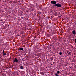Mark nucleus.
I'll return each mask as SVG.
<instances>
[{
    "instance_id": "obj_1",
    "label": "nucleus",
    "mask_w": 76,
    "mask_h": 76,
    "mask_svg": "<svg viewBox=\"0 0 76 76\" xmlns=\"http://www.w3.org/2000/svg\"><path fill=\"white\" fill-rule=\"evenodd\" d=\"M53 12H54V13H53L56 16L58 15V14H57V10H53Z\"/></svg>"
},
{
    "instance_id": "obj_2",
    "label": "nucleus",
    "mask_w": 76,
    "mask_h": 76,
    "mask_svg": "<svg viewBox=\"0 0 76 76\" xmlns=\"http://www.w3.org/2000/svg\"><path fill=\"white\" fill-rule=\"evenodd\" d=\"M55 6L57 7H61V5L58 3L55 4Z\"/></svg>"
},
{
    "instance_id": "obj_3",
    "label": "nucleus",
    "mask_w": 76,
    "mask_h": 76,
    "mask_svg": "<svg viewBox=\"0 0 76 76\" xmlns=\"http://www.w3.org/2000/svg\"><path fill=\"white\" fill-rule=\"evenodd\" d=\"M14 63H15V62H16V63L18 62V60L16 58H15V59L14 60Z\"/></svg>"
},
{
    "instance_id": "obj_4",
    "label": "nucleus",
    "mask_w": 76,
    "mask_h": 76,
    "mask_svg": "<svg viewBox=\"0 0 76 76\" xmlns=\"http://www.w3.org/2000/svg\"><path fill=\"white\" fill-rule=\"evenodd\" d=\"M51 3H52V4H56V2L55 1H51Z\"/></svg>"
},
{
    "instance_id": "obj_5",
    "label": "nucleus",
    "mask_w": 76,
    "mask_h": 76,
    "mask_svg": "<svg viewBox=\"0 0 76 76\" xmlns=\"http://www.w3.org/2000/svg\"><path fill=\"white\" fill-rule=\"evenodd\" d=\"M72 34H73V35H76V31L75 30H74L72 31Z\"/></svg>"
},
{
    "instance_id": "obj_6",
    "label": "nucleus",
    "mask_w": 76,
    "mask_h": 76,
    "mask_svg": "<svg viewBox=\"0 0 76 76\" xmlns=\"http://www.w3.org/2000/svg\"><path fill=\"white\" fill-rule=\"evenodd\" d=\"M40 74H41V75H44V72H40Z\"/></svg>"
},
{
    "instance_id": "obj_7",
    "label": "nucleus",
    "mask_w": 76,
    "mask_h": 76,
    "mask_svg": "<svg viewBox=\"0 0 76 76\" xmlns=\"http://www.w3.org/2000/svg\"><path fill=\"white\" fill-rule=\"evenodd\" d=\"M19 50H23V48H20L19 49Z\"/></svg>"
},
{
    "instance_id": "obj_8",
    "label": "nucleus",
    "mask_w": 76,
    "mask_h": 76,
    "mask_svg": "<svg viewBox=\"0 0 76 76\" xmlns=\"http://www.w3.org/2000/svg\"><path fill=\"white\" fill-rule=\"evenodd\" d=\"M20 68L21 69H23V66H21L20 67Z\"/></svg>"
},
{
    "instance_id": "obj_9",
    "label": "nucleus",
    "mask_w": 76,
    "mask_h": 76,
    "mask_svg": "<svg viewBox=\"0 0 76 76\" xmlns=\"http://www.w3.org/2000/svg\"><path fill=\"white\" fill-rule=\"evenodd\" d=\"M55 76H58V74H57V73H55Z\"/></svg>"
},
{
    "instance_id": "obj_10",
    "label": "nucleus",
    "mask_w": 76,
    "mask_h": 76,
    "mask_svg": "<svg viewBox=\"0 0 76 76\" xmlns=\"http://www.w3.org/2000/svg\"><path fill=\"white\" fill-rule=\"evenodd\" d=\"M57 73L59 74V73H60V71H57Z\"/></svg>"
},
{
    "instance_id": "obj_11",
    "label": "nucleus",
    "mask_w": 76,
    "mask_h": 76,
    "mask_svg": "<svg viewBox=\"0 0 76 76\" xmlns=\"http://www.w3.org/2000/svg\"><path fill=\"white\" fill-rule=\"evenodd\" d=\"M65 66H67V64H65Z\"/></svg>"
},
{
    "instance_id": "obj_12",
    "label": "nucleus",
    "mask_w": 76,
    "mask_h": 76,
    "mask_svg": "<svg viewBox=\"0 0 76 76\" xmlns=\"http://www.w3.org/2000/svg\"><path fill=\"white\" fill-rule=\"evenodd\" d=\"M59 54H60V55H62V53H61V52H60V53H59Z\"/></svg>"
},
{
    "instance_id": "obj_13",
    "label": "nucleus",
    "mask_w": 76,
    "mask_h": 76,
    "mask_svg": "<svg viewBox=\"0 0 76 76\" xmlns=\"http://www.w3.org/2000/svg\"><path fill=\"white\" fill-rule=\"evenodd\" d=\"M3 55H6V53H4V52Z\"/></svg>"
},
{
    "instance_id": "obj_14",
    "label": "nucleus",
    "mask_w": 76,
    "mask_h": 76,
    "mask_svg": "<svg viewBox=\"0 0 76 76\" xmlns=\"http://www.w3.org/2000/svg\"><path fill=\"white\" fill-rule=\"evenodd\" d=\"M70 53H70V52H69L68 53V54H70Z\"/></svg>"
},
{
    "instance_id": "obj_15",
    "label": "nucleus",
    "mask_w": 76,
    "mask_h": 76,
    "mask_svg": "<svg viewBox=\"0 0 76 76\" xmlns=\"http://www.w3.org/2000/svg\"><path fill=\"white\" fill-rule=\"evenodd\" d=\"M4 50L3 51V53H4Z\"/></svg>"
},
{
    "instance_id": "obj_16",
    "label": "nucleus",
    "mask_w": 76,
    "mask_h": 76,
    "mask_svg": "<svg viewBox=\"0 0 76 76\" xmlns=\"http://www.w3.org/2000/svg\"><path fill=\"white\" fill-rule=\"evenodd\" d=\"M39 13H40V14H41V12H39Z\"/></svg>"
},
{
    "instance_id": "obj_17",
    "label": "nucleus",
    "mask_w": 76,
    "mask_h": 76,
    "mask_svg": "<svg viewBox=\"0 0 76 76\" xmlns=\"http://www.w3.org/2000/svg\"><path fill=\"white\" fill-rule=\"evenodd\" d=\"M49 18H49V17H48L47 18V19H49Z\"/></svg>"
},
{
    "instance_id": "obj_18",
    "label": "nucleus",
    "mask_w": 76,
    "mask_h": 76,
    "mask_svg": "<svg viewBox=\"0 0 76 76\" xmlns=\"http://www.w3.org/2000/svg\"><path fill=\"white\" fill-rule=\"evenodd\" d=\"M62 16V15H61V16H60V17H61Z\"/></svg>"
},
{
    "instance_id": "obj_19",
    "label": "nucleus",
    "mask_w": 76,
    "mask_h": 76,
    "mask_svg": "<svg viewBox=\"0 0 76 76\" xmlns=\"http://www.w3.org/2000/svg\"><path fill=\"white\" fill-rule=\"evenodd\" d=\"M5 28H4V29H5Z\"/></svg>"
}]
</instances>
